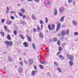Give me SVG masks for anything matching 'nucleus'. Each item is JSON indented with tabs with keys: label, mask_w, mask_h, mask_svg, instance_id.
Instances as JSON below:
<instances>
[{
	"label": "nucleus",
	"mask_w": 78,
	"mask_h": 78,
	"mask_svg": "<svg viewBox=\"0 0 78 78\" xmlns=\"http://www.w3.org/2000/svg\"><path fill=\"white\" fill-rule=\"evenodd\" d=\"M33 30L34 32H36V29H33Z\"/></svg>",
	"instance_id": "09e8293b"
},
{
	"label": "nucleus",
	"mask_w": 78,
	"mask_h": 78,
	"mask_svg": "<svg viewBox=\"0 0 78 78\" xmlns=\"http://www.w3.org/2000/svg\"><path fill=\"white\" fill-rule=\"evenodd\" d=\"M59 58H60V59H64V57H63V56L61 55H60L59 56Z\"/></svg>",
	"instance_id": "e433bc0d"
},
{
	"label": "nucleus",
	"mask_w": 78,
	"mask_h": 78,
	"mask_svg": "<svg viewBox=\"0 0 78 78\" xmlns=\"http://www.w3.org/2000/svg\"><path fill=\"white\" fill-rule=\"evenodd\" d=\"M47 52L48 53V52H49V49H48V48H47Z\"/></svg>",
	"instance_id": "5fc2aeb1"
},
{
	"label": "nucleus",
	"mask_w": 78,
	"mask_h": 78,
	"mask_svg": "<svg viewBox=\"0 0 78 78\" xmlns=\"http://www.w3.org/2000/svg\"><path fill=\"white\" fill-rule=\"evenodd\" d=\"M24 62H25L26 64H27V61H24Z\"/></svg>",
	"instance_id": "69168bd1"
},
{
	"label": "nucleus",
	"mask_w": 78,
	"mask_h": 78,
	"mask_svg": "<svg viewBox=\"0 0 78 78\" xmlns=\"http://www.w3.org/2000/svg\"><path fill=\"white\" fill-rule=\"evenodd\" d=\"M40 63L43 64H47V62L44 61H41L40 62Z\"/></svg>",
	"instance_id": "f3484780"
},
{
	"label": "nucleus",
	"mask_w": 78,
	"mask_h": 78,
	"mask_svg": "<svg viewBox=\"0 0 78 78\" xmlns=\"http://www.w3.org/2000/svg\"><path fill=\"white\" fill-rule=\"evenodd\" d=\"M19 14L20 16H23V13H22L19 12Z\"/></svg>",
	"instance_id": "2f4dec72"
},
{
	"label": "nucleus",
	"mask_w": 78,
	"mask_h": 78,
	"mask_svg": "<svg viewBox=\"0 0 78 78\" xmlns=\"http://www.w3.org/2000/svg\"><path fill=\"white\" fill-rule=\"evenodd\" d=\"M23 71V69L22 67H20L19 68V72L20 73V72H22Z\"/></svg>",
	"instance_id": "4468645a"
},
{
	"label": "nucleus",
	"mask_w": 78,
	"mask_h": 78,
	"mask_svg": "<svg viewBox=\"0 0 78 78\" xmlns=\"http://www.w3.org/2000/svg\"><path fill=\"white\" fill-rule=\"evenodd\" d=\"M26 36H27V38H28V40L29 42H31V38L30 37L26 35Z\"/></svg>",
	"instance_id": "9b49d317"
},
{
	"label": "nucleus",
	"mask_w": 78,
	"mask_h": 78,
	"mask_svg": "<svg viewBox=\"0 0 78 78\" xmlns=\"http://www.w3.org/2000/svg\"><path fill=\"white\" fill-rule=\"evenodd\" d=\"M10 18L11 19H12V20H14V18L12 16H10Z\"/></svg>",
	"instance_id": "a19ab883"
},
{
	"label": "nucleus",
	"mask_w": 78,
	"mask_h": 78,
	"mask_svg": "<svg viewBox=\"0 0 78 78\" xmlns=\"http://www.w3.org/2000/svg\"><path fill=\"white\" fill-rule=\"evenodd\" d=\"M59 51H62V48L61 46H59L58 48Z\"/></svg>",
	"instance_id": "4be33fe9"
},
{
	"label": "nucleus",
	"mask_w": 78,
	"mask_h": 78,
	"mask_svg": "<svg viewBox=\"0 0 78 78\" xmlns=\"http://www.w3.org/2000/svg\"><path fill=\"white\" fill-rule=\"evenodd\" d=\"M20 11L22 12V13H23V12H25V10L23 8H21L20 9Z\"/></svg>",
	"instance_id": "f8f14e48"
},
{
	"label": "nucleus",
	"mask_w": 78,
	"mask_h": 78,
	"mask_svg": "<svg viewBox=\"0 0 78 78\" xmlns=\"http://www.w3.org/2000/svg\"><path fill=\"white\" fill-rule=\"evenodd\" d=\"M23 45H24V47H28V45L27 44V42H24L23 43Z\"/></svg>",
	"instance_id": "9d476101"
},
{
	"label": "nucleus",
	"mask_w": 78,
	"mask_h": 78,
	"mask_svg": "<svg viewBox=\"0 0 78 78\" xmlns=\"http://www.w3.org/2000/svg\"><path fill=\"white\" fill-rule=\"evenodd\" d=\"M2 36V37H4V36H5V33H4V32H3V31H1V32L0 33Z\"/></svg>",
	"instance_id": "6ab92c4d"
},
{
	"label": "nucleus",
	"mask_w": 78,
	"mask_h": 78,
	"mask_svg": "<svg viewBox=\"0 0 78 78\" xmlns=\"http://www.w3.org/2000/svg\"><path fill=\"white\" fill-rule=\"evenodd\" d=\"M40 56H39L38 57V59L40 60Z\"/></svg>",
	"instance_id": "0e129e2a"
},
{
	"label": "nucleus",
	"mask_w": 78,
	"mask_h": 78,
	"mask_svg": "<svg viewBox=\"0 0 78 78\" xmlns=\"http://www.w3.org/2000/svg\"><path fill=\"white\" fill-rule=\"evenodd\" d=\"M57 70L59 72H62L61 69L59 67L57 68Z\"/></svg>",
	"instance_id": "b1692460"
},
{
	"label": "nucleus",
	"mask_w": 78,
	"mask_h": 78,
	"mask_svg": "<svg viewBox=\"0 0 78 78\" xmlns=\"http://www.w3.org/2000/svg\"><path fill=\"white\" fill-rule=\"evenodd\" d=\"M57 41V38H54L53 39V41L54 42H56V41Z\"/></svg>",
	"instance_id": "c9c22d12"
},
{
	"label": "nucleus",
	"mask_w": 78,
	"mask_h": 78,
	"mask_svg": "<svg viewBox=\"0 0 78 78\" xmlns=\"http://www.w3.org/2000/svg\"><path fill=\"white\" fill-rule=\"evenodd\" d=\"M34 69H35V70H36V69H37V67H36V66H34Z\"/></svg>",
	"instance_id": "3c124183"
},
{
	"label": "nucleus",
	"mask_w": 78,
	"mask_h": 78,
	"mask_svg": "<svg viewBox=\"0 0 78 78\" xmlns=\"http://www.w3.org/2000/svg\"><path fill=\"white\" fill-rule=\"evenodd\" d=\"M55 24H53L51 28L50 27V24L48 26V28H49V30H53L55 29Z\"/></svg>",
	"instance_id": "20e7f679"
},
{
	"label": "nucleus",
	"mask_w": 78,
	"mask_h": 78,
	"mask_svg": "<svg viewBox=\"0 0 78 78\" xmlns=\"http://www.w3.org/2000/svg\"><path fill=\"white\" fill-rule=\"evenodd\" d=\"M13 33L15 35H17V31L16 30H14L13 31Z\"/></svg>",
	"instance_id": "c85d7f7f"
},
{
	"label": "nucleus",
	"mask_w": 78,
	"mask_h": 78,
	"mask_svg": "<svg viewBox=\"0 0 78 78\" xmlns=\"http://www.w3.org/2000/svg\"><path fill=\"white\" fill-rule=\"evenodd\" d=\"M58 36H59V37H60V36H61V34H58Z\"/></svg>",
	"instance_id": "338daca9"
},
{
	"label": "nucleus",
	"mask_w": 78,
	"mask_h": 78,
	"mask_svg": "<svg viewBox=\"0 0 78 78\" xmlns=\"http://www.w3.org/2000/svg\"><path fill=\"white\" fill-rule=\"evenodd\" d=\"M20 37L21 39H25V37L23 36H22V35H20Z\"/></svg>",
	"instance_id": "393cba45"
},
{
	"label": "nucleus",
	"mask_w": 78,
	"mask_h": 78,
	"mask_svg": "<svg viewBox=\"0 0 78 78\" xmlns=\"http://www.w3.org/2000/svg\"><path fill=\"white\" fill-rule=\"evenodd\" d=\"M46 31L47 33H48V30H46Z\"/></svg>",
	"instance_id": "774afa93"
},
{
	"label": "nucleus",
	"mask_w": 78,
	"mask_h": 78,
	"mask_svg": "<svg viewBox=\"0 0 78 78\" xmlns=\"http://www.w3.org/2000/svg\"><path fill=\"white\" fill-rule=\"evenodd\" d=\"M7 38L9 39V40H11V37L10 36V35H9V34L7 35Z\"/></svg>",
	"instance_id": "2eb2a0df"
},
{
	"label": "nucleus",
	"mask_w": 78,
	"mask_h": 78,
	"mask_svg": "<svg viewBox=\"0 0 78 78\" xmlns=\"http://www.w3.org/2000/svg\"><path fill=\"white\" fill-rule=\"evenodd\" d=\"M66 31L64 30H62L61 31V35L64 36H66Z\"/></svg>",
	"instance_id": "0eeeda50"
},
{
	"label": "nucleus",
	"mask_w": 78,
	"mask_h": 78,
	"mask_svg": "<svg viewBox=\"0 0 78 78\" xmlns=\"http://www.w3.org/2000/svg\"><path fill=\"white\" fill-rule=\"evenodd\" d=\"M39 30H40V27H37V31H39Z\"/></svg>",
	"instance_id": "37998d69"
},
{
	"label": "nucleus",
	"mask_w": 78,
	"mask_h": 78,
	"mask_svg": "<svg viewBox=\"0 0 78 78\" xmlns=\"http://www.w3.org/2000/svg\"><path fill=\"white\" fill-rule=\"evenodd\" d=\"M74 36H78V33L76 32H75L74 33Z\"/></svg>",
	"instance_id": "473e14b6"
},
{
	"label": "nucleus",
	"mask_w": 78,
	"mask_h": 78,
	"mask_svg": "<svg viewBox=\"0 0 78 78\" xmlns=\"http://www.w3.org/2000/svg\"><path fill=\"white\" fill-rule=\"evenodd\" d=\"M72 0H69L68 2L69 3H71V2H72Z\"/></svg>",
	"instance_id": "4d7b16f0"
},
{
	"label": "nucleus",
	"mask_w": 78,
	"mask_h": 78,
	"mask_svg": "<svg viewBox=\"0 0 78 78\" xmlns=\"http://www.w3.org/2000/svg\"><path fill=\"white\" fill-rule=\"evenodd\" d=\"M6 23H7L8 25H10L12 23V21H7L6 22Z\"/></svg>",
	"instance_id": "a211bd4d"
},
{
	"label": "nucleus",
	"mask_w": 78,
	"mask_h": 78,
	"mask_svg": "<svg viewBox=\"0 0 78 78\" xmlns=\"http://www.w3.org/2000/svg\"><path fill=\"white\" fill-rule=\"evenodd\" d=\"M40 69H44V67H43V66H42V65H40Z\"/></svg>",
	"instance_id": "bb28decb"
},
{
	"label": "nucleus",
	"mask_w": 78,
	"mask_h": 78,
	"mask_svg": "<svg viewBox=\"0 0 78 78\" xmlns=\"http://www.w3.org/2000/svg\"><path fill=\"white\" fill-rule=\"evenodd\" d=\"M57 44L58 45H60V41H57Z\"/></svg>",
	"instance_id": "c03bdc74"
},
{
	"label": "nucleus",
	"mask_w": 78,
	"mask_h": 78,
	"mask_svg": "<svg viewBox=\"0 0 78 78\" xmlns=\"http://www.w3.org/2000/svg\"><path fill=\"white\" fill-rule=\"evenodd\" d=\"M61 23H58L56 31H58L59 29H60V28H61Z\"/></svg>",
	"instance_id": "7ed1b4c3"
},
{
	"label": "nucleus",
	"mask_w": 78,
	"mask_h": 78,
	"mask_svg": "<svg viewBox=\"0 0 78 78\" xmlns=\"http://www.w3.org/2000/svg\"><path fill=\"white\" fill-rule=\"evenodd\" d=\"M73 5H75V1H73Z\"/></svg>",
	"instance_id": "680f3d73"
},
{
	"label": "nucleus",
	"mask_w": 78,
	"mask_h": 78,
	"mask_svg": "<svg viewBox=\"0 0 78 78\" xmlns=\"http://www.w3.org/2000/svg\"><path fill=\"white\" fill-rule=\"evenodd\" d=\"M35 2H39V0H34Z\"/></svg>",
	"instance_id": "bf43d9fd"
},
{
	"label": "nucleus",
	"mask_w": 78,
	"mask_h": 78,
	"mask_svg": "<svg viewBox=\"0 0 78 78\" xmlns=\"http://www.w3.org/2000/svg\"><path fill=\"white\" fill-rule=\"evenodd\" d=\"M4 43L6 44L7 47H10V46H12V44H13L12 41H4Z\"/></svg>",
	"instance_id": "f257e3e1"
},
{
	"label": "nucleus",
	"mask_w": 78,
	"mask_h": 78,
	"mask_svg": "<svg viewBox=\"0 0 78 78\" xmlns=\"http://www.w3.org/2000/svg\"><path fill=\"white\" fill-rule=\"evenodd\" d=\"M32 44L33 46V48H34V49H36V48H35V45L33 43H32Z\"/></svg>",
	"instance_id": "c756f323"
},
{
	"label": "nucleus",
	"mask_w": 78,
	"mask_h": 78,
	"mask_svg": "<svg viewBox=\"0 0 78 78\" xmlns=\"http://www.w3.org/2000/svg\"><path fill=\"white\" fill-rule=\"evenodd\" d=\"M8 60L10 62H12V59L9 57H8Z\"/></svg>",
	"instance_id": "ddd939ff"
},
{
	"label": "nucleus",
	"mask_w": 78,
	"mask_h": 78,
	"mask_svg": "<svg viewBox=\"0 0 78 78\" xmlns=\"http://www.w3.org/2000/svg\"><path fill=\"white\" fill-rule=\"evenodd\" d=\"M5 30H6V31H7V32H9V30L8 29H6Z\"/></svg>",
	"instance_id": "6e6d98bb"
},
{
	"label": "nucleus",
	"mask_w": 78,
	"mask_h": 78,
	"mask_svg": "<svg viewBox=\"0 0 78 78\" xmlns=\"http://www.w3.org/2000/svg\"><path fill=\"white\" fill-rule=\"evenodd\" d=\"M45 56L46 57H48V56H49V54H46L45 55Z\"/></svg>",
	"instance_id": "603ef678"
},
{
	"label": "nucleus",
	"mask_w": 78,
	"mask_h": 78,
	"mask_svg": "<svg viewBox=\"0 0 78 78\" xmlns=\"http://www.w3.org/2000/svg\"><path fill=\"white\" fill-rule=\"evenodd\" d=\"M65 45H66V43H63L62 45V47H64V46H65Z\"/></svg>",
	"instance_id": "79ce46f5"
},
{
	"label": "nucleus",
	"mask_w": 78,
	"mask_h": 78,
	"mask_svg": "<svg viewBox=\"0 0 78 78\" xmlns=\"http://www.w3.org/2000/svg\"><path fill=\"white\" fill-rule=\"evenodd\" d=\"M45 20L46 23H47V22H48V19L47 18H46Z\"/></svg>",
	"instance_id": "de8ad7c7"
},
{
	"label": "nucleus",
	"mask_w": 78,
	"mask_h": 78,
	"mask_svg": "<svg viewBox=\"0 0 78 78\" xmlns=\"http://www.w3.org/2000/svg\"><path fill=\"white\" fill-rule=\"evenodd\" d=\"M19 64H20V65H21V66H23V62H19Z\"/></svg>",
	"instance_id": "4c0bfd02"
},
{
	"label": "nucleus",
	"mask_w": 78,
	"mask_h": 78,
	"mask_svg": "<svg viewBox=\"0 0 78 78\" xmlns=\"http://www.w3.org/2000/svg\"><path fill=\"white\" fill-rule=\"evenodd\" d=\"M39 22L41 24H44V22L42 20H41L39 21Z\"/></svg>",
	"instance_id": "cd10ccee"
},
{
	"label": "nucleus",
	"mask_w": 78,
	"mask_h": 78,
	"mask_svg": "<svg viewBox=\"0 0 78 78\" xmlns=\"http://www.w3.org/2000/svg\"><path fill=\"white\" fill-rule=\"evenodd\" d=\"M54 14L55 16H56L58 14V11L57 9H55L54 11Z\"/></svg>",
	"instance_id": "1a4fd4ad"
},
{
	"label": "nucleus",
	"mask_w": 78,
	"mask_h": 78,
	"mask_svg": "<svg viewBox=\"0 0 78 78\" xmlns=\"http://www.w3.org/2000/svg\"><path fill=\"white\" fill-rule=\"evenodd\" d=\"M47 74L48 76H50V72H48L47 73Z\"/></svg>",
	"instance_id": "49530a36"
},
{
	"label": "nucleus",
	"mask_w": 78,
	"mask_h": 78,
	"mask_svg": "<svg viewBox=\"0 0 78 78\" xmlns=\"http://www.w3.org/2000/svg\"><path fill=\"white\" fill-rule=\"evenodd\" d=\"M41 29H42L43 28V26L42 25H41Z\"/></svg>",
	"instance_id": "052dcab7"
},
{
	"label": "nucleus",
	"mask_w": 78,
	"mask_h": 78,
	"mask_svg": "<svg viewBox=\"0 0 78 78\" xmlns=\"http://www.w3.org/2000/svg\"><path fill=\"white\" fill-rule=\"evenodd\" d=\"M4 28L5 30H6V29L7 28V27H6V26H4Z\"/></svg>",
	"instance_id": "8fccbe9b"
},
{
	"label": "nucleus",
	"mask_w": 78,
	"mask_h": 78,
	"mask_svg": "<svg viewBox=\"0 0 78 78\" xmlns=\"http://www.w3.org/2000/svg\"><path fill=\"white\" fill-rule=\"evenodd\" d=\"M31 74L32 75H34L36 74V71H32Z\"/></svg>",
	"instance_id": "412c9836"
},
{
	"label": "nucleus",
	"mask_w": 78,
	"mask_h": 78,
	"mask_svg": "<svg viewBox=\"0 0 78 78\" xmlns=\"http://www.w3.org/2000/svg\"><path fill=\"white\" fill-rule=\"evenodd\" d=\"M67 56L69 57V59L70 60V61H73V56L71 55H70L69 54H67Z\"/></svg>",
	"instance_id": "f03ea898"
},
{
	"label": "nucleus",
	"mask_w": 78,
	"mask_h": 78,
	"mask_svg": "<svg viewBox=\"0 0 78 78\" xmlns=\"http://www.w3.org/2000/svg\"><path fill=\"white\" fill-rule=\"evenodd\" d=\"M69 63L70 64V66H72L73 65V62L72 61H70L69 62Z\"/></svg>",
	"instance_id": "aec40b11"
},
{
	"label": "nucleus",
	"mask_w": 78,
	"mask_h": 78,
	"mask_svg": "<svg viewBox=\"0 0 78 78\" xmlns=\"http://www.w3.org/2000/svg\"><path fill=\"white\" fill-rule=\"evenodd\" d=\"M28 61L29 64L31 65V64H32L33 62V60L31 58H29L28 60Z\"/></svg>",
	"instance_id": "423d86ee"
},
{
	"label": "nucleus",
	"mask_w": 78,
	"mask_h": 78,
	"mask_svg": "<svg viewBox=\"0 0 78 78\" xmlns=\"http://www.w3.org/2000/svg\"><path fill=\"white\" fill-rule=\"evenodd\" d=\"M40 36L42 38L43 37V34L42 33H40Z\"/></svg>",
	"instance_id": "7c9ffc66"
},
{
	"label": "nucleus",
	"mask_w": 78,
	"mask_h": 78,
	"mask_svg": "<svg viewBox=\"0 0 78 78\" xmlns=\"http://www.w3.org/2000/svg\"><path fill=\"white\" fill-rule=\"evenodd\" d=\"M48 5H50V2H49L48 4H47Z\"/></svg>",
	"instance_id": "13d9d810"
},
{
	"label": "nucleus",
	"mask_w": 78,
	"mask_h": 78,
	"mask_svg": "<svg viewBox=\"0 0 78 78\" xmlns=\"http://www.w3.org/2000/svg\"><path fill=\"white\" fill-rule=\"evenodd\" d=\"M54 63L55 66H58V64L56 62H54Z\"/></svg>",
	"instance_id": "f704fd0d"
},
{
	"label": "nucleus",
	"mask_w": 78,
	"mask_h": 78,
	"mask_svg": "<svg viewBox=\"0 0 78 78\" xmlns=\"http://www.w3.org/2000/svg\"><path fill=\"white\" fill-rule=\"evenodd\" d=\"M5 19H2L1 20V22H2V23H5Z\"/></svg>",
	"instance_id": "72a5a7b5"
},
{
	"label": "nucleus",
	"mask_w": 78,
	"mask_h": 78,
	"mask_svg": "<svg viewBox=\"0 0 78 78\" xmlns=\"http://www.w3.org/2000/svg\"><path fill=\"white\" fill-rule=\"evenodd\" d=\"M66 33L67 35H69V30H66Z\"/></svg>",
	"instance_id": "a878e982"
},
{
	"label": "nucleus",
	"mask_w": 78,
	"mask_h": 78,
	"mask_svg": "<svg viewBox=\"0 0 78 78\" xmlns=\"http://www.w3.org/2000/svg\"><path fill=\"white\" fill-rule=\"evenodd\" d=\"M65 10V8L62 7L59 9V11L60 12H63Z\"/></svg>",
	"instance_id": "39448f33"
},
{
	"label": "nucleus",
	"mask_w": 78,
	"mask_h": 78,
	"mask_svg": "<svg viewBox=\"0 0 78 78\" xmlns=\"http://www.w3.org/2000/svg\"><path fill=\"white\" fill-rule=\"evenodd\" d=\"M10 13H11V14H15L16 13V12L15 11H11L10 12Z\"/></svg>",
	"instance_id": "58836bf2"
},
{
	"label": "nucleus",
	"mask_w": 78,
	"mask_h": 78,
	"mask_svg": "<svg viewBox=\"0 0 78 78\" xmlns=\"http://www.w3.org/2000/svg\"><path fill=\"white\" fill-rule=\"evenodd\" d=\"M9 12V7H7V10L6 11V13H8Z\"/></svg>",
	"instance_id": "ea45409f"
},
{
	"label": "nucleus",
	"mask_w": 78,
	"mask_h": 78,
	"mask_svg": "<svg viewBox=\"0 0 78 78\" xmlns=\"http://www.w3.org/2000/svg\"><path fill=\"white\" fill-rule=\"evenodd\" d=\"M32 16L33 19H34V20H36V18L35 17V15L34 14H33Z\"/></svg>",
	"instance_id": "5701e85b"
},
{
	"label": "nucleus",
	"mask_w": 78,
	"mask_h": 78,
	"mask_svg": "<svg viewBox=\"0 0 78 78\" xmlns=\"http://www.w3.org/2000/svg\"><path fill=\"white\" fill-rule=\"evenodd\" d=\"M60 54V52L58 51L57 54V55H59Z\"/></svg>",
	"instance_id": "864d4df0"
},
{
	"label": "nucleus",
	"mask_w": 78,
	"mask_h": 78,
	"mask_svg": "<svg viewBox=\"0 0 78 78\" xmlns=\"http://www.w3.org/2000/svg\"><path fill=\"white\" fill-rule=\"evenodd\" d=\"M65 16H62L60 19V22H62L64 21V19Z\"/></svg>",
	"instance_id": "dca6fc26"
},
{
	"label": "nucleus",
	"mask_w": 78,
	"mask_h": 78,
	"mask_svg": "<svg viewBox=\"0 0 78 78\" xmlns=\"http://www.w3.org/2000/svg\"><path fill=\"white\" fill-rule=\"evenodd\" d=\"M72 23L74 25H75L76 26V25H77V23L75 20H73L72 21Z\"/></svg>",
	"instance_id": "6e6552de"
},
{
	"label": "nucleus",
	"mask_w": 78,
	"mask_h": 78,
	"mask_svg": "<svg viewBox=\"0 0 78 78\" xmlns=\"http://www.w3.org/2000/svg\"><path fill=\"white\" fill-rule=\"evenodd\" d=\"M25 17H26V16H25V15L23 16L22 18L23 19H24Z\"/></svg>",
	"instance_id": "a18cd8bd"
},
{
	"label": "nucleus",
	"mask_w": 78,
	"mask_h": 78,
	"mask_svg": "<svg viewBox=\"0 0 78 78\" xmlns=\"http://www.w3.org/2000/svg\"><path fill=\"white\" fill-rule=\"evenodd\" d=\"M28 2H32V0H27Z\"/></svg>",
	"instance_id": "e2e57ef3"
}]
</instances>
